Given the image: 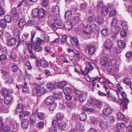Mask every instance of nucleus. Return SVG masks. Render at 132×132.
I'll list each match as a JSON object with an SVG mask.
<instances>
[{"instance_id":"f257e3e1","label":"nucleus","mask_w":132,"mask_h":132,"mask_svg":"<svg viewBox=\"0 0 132 132\" xmlns=\"http://www.w3.org/2000/svg\"><path fill=\"white\" fill-rule=\"evenodd\" d=\"M98 29V26L95 24H89L87 26L85 30L80 34V35L83 38L88 39L90 37V32L96 31Z\"/></svg>"},{"instance_id":"f03ea898","label":"nucleus","mask_w":132,"mask_h":132,"mask_svg":"<svg viewBox=\"0 0 132 132\" xmlns=\"http://www.w3.org/2000/svg\"><path fill=\"white\" fill-rule=\"evenodd\" d=\"M47 92V90L45 89L44 87L37 85L32 89V93L34 95L39 96L44 94Z\"/></svg>"},{"instance_id":"7ed1b4c3","label":"nucleus","mask_w":132,"mask_h":132,"mask_svg":"<svg viewBox=\"0 0 132 132\" xmlns=\"http://www.w3.org/2000/svg\"><path fill=\"white\" fill-rule=\"evenodd\" d=\"M121 95L124 99H122L120 100V106L126 110L128 108V104L127 103L128 102L129 100L126 98L127 95L126 93L124 92H122Z\"/></svg>"},{"instance_id":"20e7f679","label":"nucleus","mask_w":132,"mask_h":132,"mask_svg":"<svg viewBox=\"0 0 132 132\" xmlns=\"http://www.w3.org/2000/svg\"><path fill=\"white\" fill-rule=\"evenodd\" d=\"M86 67L85 68V71H81L82 74L85 76H86L88 72H90L94 68L95 65L94 63L87 62L86 63Z\"/></svg>"},{"instance_id":"39448f33","label":"nucleus","mask_w":132,"mask_h":132,"mask_svg":"<svg viewBox=\"0 0 132 132\" xmlns=\"http://www.w3.org/2000/svg\"><path fill=\"white\" fill-rule=\"evenodd\" d=\"M31 37L29 40V42L33 44H34L35 45H40L42 43V40L39 38H37L35 42L33 41V38L35 37L36 34V31L34 30H32L31 32Z\"/></svg>"},{"instance_id":"423d86ee","label":"nucleus","mask_w":132,"mask_h":132,"mask_svg":"<svg viewBox=\"0 0 132 132\" xmlns=\"http://www.w3.org/2000/svg\"><path fill=\"white\" fill-rule=\"evenodd\" d=\"M95 18V16L94 15L89 16L88 18V20L89 23V24L94 23L96 21L100 24H102L103 22V19L98 17L97 19H96Z\"/></svg>"},{"instance_id":"0eeeda50","label":"nucleus","mask_w":132,"mask_h":132,"mask_svg":"<svg viewBox=\"0 0 132 132\" xmlns=\"http://www.w3.org/2000/svg\"><path fill=\"white\" fill-rule=\"evenodd\" d=\"M19 123L16 122L12 123L11 126V129L8 126H6L4 128L3 131L4 132H11L10 131L11 129H16L17 128L19 127Z\"/></svg>"},{"instance_id":"6e6552de","label":"nucleus","mask_w":132,"mask_h":132,"mask_svg":"<svg viewBox=\"0 0 132 132\" xmlns=\"http://www.w3.org/2000/svg\"><path fill=\"white\" fill-rule=\"evenodd\" d=\"M104 46L105 49L104 50L103 52H104L105 53H106V51L108 50V51L110 49L112 48L114 45L110 39H108L105 42Z\"/></svg>"},{"instance_id":"1a4fd4ad","label":"nucleus","mask_w":132,"mask_h":132,"mask_svg":"<svg viewBox=\"0 0 132 132\" xmlns=\"http://www.w3.org/2000/svg\"><path fill=\"white\" fill-rule=\"evenodd\" d=\"M108 53H105L104 52L101 60V65L105 66L106 65L108 62Z\"/></svg>"},{"instance_id":"9d476101","label":"nucleus","mask_w":132,"mask_h":132,"mask_svg":"<svg viewBox=\"0 0 132 132\" xmlns=\"http://www.w3.org/2000/svg\"><path fill=\"white\" fill-rule=\"evenodd\" d=\"M117 60L116 59H113L111 60L109 63L108 69H112L113 68L118 66L117 63Z\"/></svg>"},{"instance_id":"9b49d317","label":"nucleus","mask_w":132,"mask_h":132,"mask_svg":"<svg viewBox=\"0 0 132 132\" xmlns=\"http://www.w3.org/2000/svg\"><path fill=\"white\" fill-rule=\"evenodd\" d=\"M55 99L52 96L47 97L44 101L45 104L46 105H50L54 102Z\"/></svg>"},{"instance_id":"f8f14e48","label":"nucleus","mask_w":132,"mask_h":132,"mask_svg":"<svg viewBox=\"0 0 132 132\" xmlns=\"http://www.w3.org/2000/svg\"><path fill=\"white\" fill-rule=\"evenodd\" d=\"M100 128L103 130H105L109 127V125L106 121H101L100 122Z\"/></svg>"},{"instance_id":"ddd939ff","label":"nucleus","mask_w":132,"mask_h":132,"mask_svg":"<svg viewBox=\"0 0 132 132\" xmlns=\"http://www.w3.org/2000/svg\"><path fill=\"white\" fill-rule=\"evenodd\" d=\"M70 42L73 48L76 47L78 45L79 42L77 38L73 37L70 38Z\"/></svg>"},{"instance_id":"4468645a","label":"nucleus","mask_w":132,"mask_h":132,"mask_svg":"<svg viewBox=\"0 0 132 132\" xmlns=\"http://www.w3.org/2000/svg\"><path fill=\"white\" fill-rule=\"evenodd\" d=\"M110 50L108 51V52L106 53H108V54L110 53L111 56H116L117 54L118 49L117 47H114V46Z\"/></svg>"},{"instance_id":"2eb2a0df","label":"nucleus","mask_w":132,"mask_h":132,"mask_svg":"<svg viewBox=\"0 0 132 132\" xmlns=\"http://www.w3.org/2000/svg\"><path fill=\"white\" fill-rule=\"evenodd\" d=\"M29 124V121L26 119L22 120L21 121V127L24 130H26L28 128Z\"/></svg>"},{"instance_id":"dca6fc26","label":"nucleus","mask_w":132,"mask_h":132,"mask_svg":"<svg viewBox=\"0 0 132 132\" xmlns=\"http://www.w3.org/2000/svg\"><path fill=\"white\" fill-rule=\"evenodd\" d=\"M111 86L116 90L117 89L118 90V92H117L118 94H119V93L121 94V91H122L123 90L122 87L119 84H117L116 85L112 84H111Z\"/></svg>"},{"instance_id":"f3484780","label":"nucleus","mask_w":132,"mask_h":132,"mask_svg":"<svg viewBox=\"0 0 132 132\" xmlns=\"http://www.w3.org/2000/svg\"><path fill=\"white\" fill-rule=\"evenodd\" d=\"M64 26L65 30L69 31L72 28V22L69 21H67L64 23Z\"/></svg>"},{"instance_id":"a211bd4d","label":"nucleus","mask_w":132,"mask_h":132,"mask_svg":"<svg viewBox=\"0 0 132 132\" xmlns=\"http://www.w3.org/2000/svg\"><path fill=\"white\" fill-rule=\"evenodd\" d=\"M117 42L118 46L120 48H124L126 47V43L124 41L119 40H117Z\"/></svg>"},{"instance_id":"6ab92c4d","label":"nucleus","mask_w":132,"mask_h":132,"mask_svg":"<svg viewBox=\"0 0 132 132\" xmlns=\"http://www.w3.org/2000/svg\"><path fill=\"white\" fill-rule=\"evenodd\" d=\"M45 12L43 8L39 9L38 13V17L39 19H43L45 17Z\"/></svg>"},{"instance_id":"aec40b11","label":"nucleus","mask_w":132,"mask_h":132,"mask_svg":"<svg viewBox=\"0 0 132 132\" xmlns=\"http://www.w3.org/2000/svg\"><path fill=\"white\" fill-rule=\"evenodd\" d=\"M67 82L65 81H62L58 82L55 83V85L60 88H63L67 85Z\"/></svg>"},{"instance_id":"412c9836","label":"nucleus","mask_w":132,"mask_h":132,"mask_svg":"<svg viewBox=\"0 0 132 132\" xmlns=\"http://www.w3.org/2000/svg\"><path fill=\"white\" fill-rule=\"evenodd\" d=\"M17 42L16 39L13 37L9 39L7 41V45L10 46H12L14 45Z\"/></svg>"},{"instance_id":"4be33fe9","label":"nucleus","mask_w":132,"mask_h":132,"mask_svg":"<svg viewBox=\"0 0 132 132\" xmlns=\"http://www.w3.org/2000/svg\"><path fill=\"white\" fill-rule=\"evenodd\" d=\"M110 72L112 73L113 74L116 76H118L119 72L118 67L117 66L115 68H113L112 69H108Z\"/></svg>"},{"instance_id":"5701e85b","label":"nucleus","mask_w":132,"mask_h":132,"mask_svg":"<svg viewBox=\"0 0 132 132\" xmlns=\"http://www.w3.org/2000/svg\"><path fill=\"white\" fill-rule=\"evenodd\" d=\"M87 94L86 93L82 92L81 94L79 96V99L80 102H84L86 100L87 97Z\"/></svg>"},{"instance_id":"b1692460","label":"nucleus","mask_w":132,"mask_h":132,"mask_svg":"<svg viewBox=\"0 0 132 132\" xmlns=\"http://www.w3.org/2000/svg\"><path fill=\"white\" fill-rule=\"evenodd\" d=\"M52 11L54 14L58 15L60 13V9L57 5H53L52 8Z\"/></svg>"},{"instance_id":"393cba45","label":"nucleus","mask_w":132,"mask_h":132,"mask_svg":"<svg viewBox=\"0 0 132 132\" xmlns=\"http://www.w3.org/2000/svg\"><path fill=\"white\" fill-rule=\"evenodd\" d=\"M111 109L110 108H108L104 109L103 111V114L105 116H108L110 115L111 113Z\"/></svg>"},{"instance_id":"a878e982","label":"nucleus","mask_w":132,"mask_h":132,"mask_svg":"<svg viewBox=\"0 0 132 132\" xmlns=\"http://www.w3.org/2000/svg\"><path fill=\"white\" fill-rule=\"evenodd\" d=\"M54 21L55 22V23L59 26H61L63 24L62 20L60 18H54Z\"/></svg>"},{"instance_id":"bb28decb","label":"nucleus","mask_w":132,"mask_h":132,"mask_svg":"<svg viewBox=\"0 0 132 132\" xmlns=\"http://www.w3.org/2000/svg\"><path fill=\"white\" fill-rule=\"evenodd\" d=\"M40 63L41 66L44 68L48 67L49 64L48 62L45 60H42L40 61Z\"/></svg>"},{"instance_id":"cd10ccee","label":"nucleus","mask_w":132,"mask_h":132,"mask_svg":"<svg viewBox=\"0 0 132 132\" xmlns=\"http://www.w3.org/2000/svg\"><path fill=\"white\" fill-rule=\"evenodd\" d=\"M7 22L3 19L0 20V26L3 29L6 28L7 26Z\"/></svg>"},{"instance_id":"c85d7f7f","label":"nucleus","mask_w":132,"mask_h":132,"mask_svg":"<svg viewBox=\"0 0 132 132\" xmlns=\"http://www.w3.org/2000/svg\"><path fill=\"white\" fill-rule=\"evenodd\" d=\"M59 126L61 130H64L66 128V123L64 121H60L59 123Z\"/></svg>"},{"instance_id":"c756f323","label":"nucleus","mask_w":132,"mask_h":132,"mask_svg":"<svg viewBox=\"0 0 132 132\" xmlns=\"http://www.w3.org/2000/svg\"><path fill=\"white\" fill-rule=\"evenodd\" d=\"M96 51V48L93 46L89 47L88 48V52L89 54L92 55L94 54Z\"/></svg>"},{"instance_id":"7c9ffc66","label":"nucleus","mask_w":132,"mask_h":132,"mask_svg":"<svg viewBox=\"0 0 132 132\" xmlns=\"http://www.w3.org/2000/svg\"><path fill=\"white\" fill-rule=\"evenodd\" d=\"M26 24V21L24 19H20L19 22V27L21 28L23 27Z\"/></svg>"},{"instance_id":"2f4dec72","label":"nucleus","mask_w":132,"mask_h":132,"mask_svg":"<svg viewBox=\"0 0 132 132\" xmlns=\"http://www.w3.org/2000/svg\"><path fill=\"white\" fill-rule=\"evenodd\" d=\"M24 109L23 105L21 103L18 104L16 109V112H20L22 111Z\"/></svg>"},{"instance_id":"473e14b6","label":"nucleus","mask_w":132,"mask_h":132,"mask_svg":"<svg viewBox=\"0 0 132 132\" xmlns=\"http://www.w3.org/2000/svg\"><path fill=\"white\" fill-rule=\"evenodd\" d=\"M86 115L83 112H82L80 114L79 118L81 121H84L86 119Z\"/></svg>"},{"instance_id":"72a5a7b5","label":"nucleus","mask_w":132,"mask_h":132,"mask_svg":"<svg viewBox=\"0 0 132 132\" xmlns=\"http://www.w3.org/2000/svg\"><path fill=\"white\" fill-rule=\"evenodd\" d=\"M1 93L5 97L9 96V90L6 88L3 87Z\"/></svg>"},{"instance_id":"f704fd0d","label":"nucleus","mask_w":132,"mask_h":132,"mask_svg":"<svg viewBox=\"0 0 132 132\" xmlns=\"http://www.w3.org/2000/svg\"><path fill=\"white\" fill-rule=\"evenodd\" d=\"M39 9L35 8L33 9L32 10L31 14L32 16L34 17H37L38 14Z\"/></svg>"},{"instance_id":"c9c22d12","label":"nucleus","mask_w":132,"mask_h":132,"mask_svg":"<svg viewBox=\"0 0 132 132\" xmlns=\"http://www.w3.org/2000/svg\"><path fill=\"white\" fill-rule=\"evenodd\" d=\"M4 19L7 23H10L12 20V17L9 14L5 15Z\"/></svg>"},{"instance_id":"e433bc0d","label":"nucleus","mask_w":132,"mask_h":132,"mask_svg":"<svg viewBox=\"0 0 132 132\" xmlns=\"http://www.w3.org/2000/svg\"><path fill=\"white\" fill-rule=\"evenodd\" d=\"M12 99V97L10 95L6 96L4 100L5 103L6 104H9L11 101Z\"/></svg>"},{"instance_id":"4c0bfd02","label":"nucleus","mask_w":132,"mask_h":132,"mask_svg":"<svg viewBox=\"0 0 132 132\" xmlns=\"http://www.w3.org/2000/svg\"><path fill=\"white\" fill-rule=\"evenodd\" d=\"M126 127L125 124L123 122L120 123L118 124V128L119 130H123Z\"/></svg>"},{"instance_id":"58836bf2","label":"nucleus","mask_w":132,"mask_h":132,"mask_svg":"<svg viewBox=\"0 0 132 132\" xmlns=\"http://www.w3.org/2000/svg\"><path fill=\"white\" fill-rule=\"evenodd\" d=\"M36 117L35 114H32L30 116V121L32 123H35L36 122Z\"/></svg>"},{"instance_id":"ea45409f","label":"nucleus","mask_w":132,"mask_h":132,"mask_svg":"<svg viewBox=\"0 0 132 132\" xmlns=\"http://www.w3.org/2000/svg\"><path fill=\"white\" fill-rule=\"evenodd\" d=\"M75 103L73 102H67V106L70 109H73L75 106Z\"/></svg>"},{"instance_id":"a19ab883","label":"nucleus","mask_w":132,"mask_h":132,"mask_svg":"<svg viewBox=\"0 0 132 132\" xmlns=\"http://www.w3.org/2000/svg\"><path fill=\"white\" fill-rule=\"evenodd\" d=\"M49 105L50 106L49 107V110L50 111H53L56 108L57 106V104L55 102H54Z\"/></svg>"},{"instance_id":"79ce46f5","label":"nucleus","mask_w":132,"mask_h":132,"mask_svg":"<svg viewBox=\"0 0 132 132\" xmlns=\"http://www.w3.org/2000/svg\"><path fill=\"white\" fill-rule=\"evenodd\" d=\"M108 12V9L106 7H104L103 8L102 10V14L103 16L106 15Z\"/></svg>"},{"instance_id":"37998d69","label":"nucleus","mask_w":132,"mask_h":132,"mask_svg":"<svg viewBox=\"0 0 132 132\" xmlns=\"http://www.w3.org/2000/svg\"><path fill=\"white\" fill-rule=\"evenodd\" d=\"M9 112L7 109H6L5 107L3 105H0V113L2 112L3 113H7Z\"/></svg>"},{"instance_id":"c03bdc74","label":"nucleus","mask_w":132,"mask_h":132,"mask_svg":"<svg viewBox=\"0 0 132 132\" xmlns=\"http://www.w3.org/2000/svg\"><path fill=\"white\" fill-rule=\"evenodd\" d=\"M53 96L54 98L57 99H59L62 96V93L60 92H55L54 93Z\"/></svg>"},{"instance_id":"a18cd8bd","label":"nucleus","mask_w":132,"mask_h":132,"mask_svg":"<svg viewBox=\"0 0 132 132\" xmlns=\"http://www.w3.org/2000/svg\"><path fill=\"white\" fill-rule=\"evenodd\" d=\"M96 100H93L92 98H90L88 99V103L90 105L94 106L95 104V103L96 102Z\"/></svg>"},{"instance_id":"49530a36","label":"nucleus","mask_w":132,"mask_h":132,"mask_svg":"<svg viewBox=\"0 0 132 132\" xmlns=\"http://www.w3.org/2000/svg\"><path fill=\"white\" fill-rule=\"evenodd\" d=\"M37 118L40 120H42L45 118L44 113L42 112H38L37 114Z\"/></svg>"},{"instance_id":"de8ad7c7","label":"nucleus","mask_w":132,"mask_h":132,"mask_svg":"<svg viewBox=\"0 0 132 132\" xmlns=\"http://www.w3.org/2000/svg\"><path fill=\"white\" fill-rule=\"evenodd\" d=\"M22 91L23 92L27 93L29 92V89L27 87V84L26 82L24 83V84L22 87Z\"/></svg>"},{"instance_id":"09e8293b","label":"nucleus","mask_w":132,"mask_h":132,"mask_svg":"<svg viewBox=\"0 0 132 132\" xmlns=\"http://www.w3.org/2000/svg\"><path fill=\"white\" fill-rule=\"evenodd\" d=\"M63 93L65 94H69L72 91V90L70 87H65L63 90Z\"/></svg>"},{"instance_id":"8fccbe9b","label":"nucleus","mask_w":132,"mask_h":132,"mask_svg":"<svg viewBox=\"0 0 132 132\" xmlns=\"http://www.w3.org/2000/svg\"><path fill=\"white\" fill-rule=\"evenodd\" d=\"M29 34L28 33L25 32L23 34V39L26 41L29 42Z\"/></svg>"},{"instance_id":"3c124183","label":"nucleus","mask_w":132,"mask_h":132,"mask_svg":"<svg viewBox=\"0 0 132 132\" xmlns=\"http://www.w3.org/2000/svg\"><path fill=\"white\" fill-rule=\"evenodd\" d=\"M34 50L36 51L39 52L41 51L43 49L40 45H34Z\"/></svg>"},{"instance_id":"603ef678","label":"nucleus","mask_w":132,"mask_h":132,"mask_svg":"<svg viewBox=\"0 0 132 132\" xmlns=\"http://www.w3.org/2000/svg\"><path fill=\"white\" fill-rule=\"evenodd\" d=\"M55 84L49 83L47 85V87L49 90H53L55 88Z\"/></svg>"},{"instance_id":"864d4df0","label":"nucleus","mask_w":132,"mask_h":132,"mask_svg":"<svg viewBox=\"0 0 132 132\" xmlns=\"http://www.w3.org/2000/svg\"><path fill=\"white\" fill-rule=\"evenodd\" d=\"M121 25L123 30H127L128 29V26L126 21H122L121 23Z\"/></svg>"},{"instance_id":"5fc2aeb1","label":"nucleus","mask_w":132,"mask_h":132,"mask_svg":"<svg viewBox=\"0 0 132 132\" xmlns=\"http://www.w3.org/2000/svg\"><path fill=\"white\" fill-rule=\"evenodd\" d=\"M117 20L116 18H114L112 20L111 25L112 27H114L117 25Z\"/></svg>"},{"instance_id":"6e6d98bb","label":"nucleus","mask_w":132,"mask_h":132,"mask_svg":"<svg viewBox=\"0 0 132 132\" xmlns=\"http://www.w3.org/2000/svg\"><path fill=\"white\" fill-rule=\"evenodd\" d=\"M90 120L92 123L93 124L96 125L98 123L97 119L93 117H91Z\"/></svg>"},{"instance_id":"4d7b16f0","label":"nucleus","mask_w":132,"mask_h":132,"mask_svg":"<svg viewBox=\"0 0 132 132\" xmlns=\"http://www.w3.org/2000/svg\"><path fill=\"white\" fill-rule=\"evenodd\" d=\"M56 116L57 119L61 120L63 118L64 116L62 113H59L56 114Z\"/></svg>"},{"instance_id":"13d9d810","label":"nucleus","mask_w":132,"mask_h":132,"mask_svg":"<svg viewBox=\"0 0 132 132\" xmlns=\"http://www.w3.org/2000/svg\"><path fill=\"white\" fill-rule=\"evenodd\" d=\"M29 53H30V56L31 59H35L36 58V56L32 52V51L31 49H29L28 50Z\"/></svg>"},{"instance_id":"bf43d9fd","label":"nucleus","mask_w":132,"mask_h":132,"mask_svg":"<svg viewBox=\"0 0 132 132\" xmlns=\"http://www.w3.org/2000/svg\"><path fill=\"white\" fill-rule=\"evenodd\" d=\"M38 128L40 129H42L44 127V122L42 121H40L37 124Z\"/></svg>"},{"instance_id":"052dcab7","label":"nucleus","mask_w":132,"mask_h":132,"mask_svg":"<svg viewBox=\"0 0 132 132\" xmlns=\"http://www.w3.org/2000/svg\"><path fill=\"white\" fill-rule=\"evenodd\" d=\"M19 17V14L17 12H15L13 14V19L14 21L18 20Z\"/></svg>"},{"instance_id":"680f3d73","label":"nucleus","mask_w":132,"mask_h":132,"mask_svg":"<svg viewBox=\"0 0 132 132\" xmlns=\"http://www.w3.org/2000/svg\"><path fill=\"white\" fill-rule=\"evenodd\" d=\"M118 118L120 120H122L124 119V117L123 114L120 112L119 113L117 114Z\"/></svg>"},{"instance_id":"e2e57ef3","label":"nucleus","mask_w":132,"mask_h":132,"mask_svg":"<svg viewBox=\"0 0 132 132\" xmlns=\"http://www.w3.org/2000/svg\"><path fill=\"white\" fill-rule=\"evenodd\" d=\"M59 123L58 121L56 120H53V121L52 124L53 127L56 128L57 125H59Z\"/></svg>"},{"instance_id":"0e129e2a","label":"nucleus","mask_w":132,"mask_h":132,"mask_svg":"<svg viewBox=\"0 0 132 132\" xmlns=\"http://www.w3.org/2000/svg\"><path fill=\"white\" fill-rule=\"evenodd\" d=\"M117 13L116 11L115 10H112L110 12L109 15L110 17H112L116 15Z\"/></svg>"},{"instance_id":"69168bd1","label":"nucleus","mask_w":132,"mask_h":132,"mask_svg":"<svg viewBox=\"0 0 132 132\" xmlns=\"http://www.w3.org/2000/svg\"><path fill=\"white\" fill-rule=\"evenodd\" d=\"M35 24V22L33 21L29 20L27 23V25L28 26H32Z\"/></svg>"},{"instance_id":"338daca9","label":"nucleus","mask_w":132,"mask_h":132,"mask_svg":"<svg viewBox=\"0 0 132 132\" xmlns=\"http://www.w3.org/2000/svg\"><path fill=\"white\" fill-rule=\"evenodd\" d=\"M7 58L6 56L5 53L2 54L0 55V60L3 61L5 60Z\"/></svg>"},{"instance_id":"774afa93","label":"nucleus","mask_w":132,"mask_h":132,"mask_svg":"<svg viewBox=\"0 0 132 132\" xmlns=\"http://www.w3.org/2000/svg\"><path fill=\"white\" fill-rule=\"evenodd\" d=\"M123 82L127 84V85H129L130 84L131 82V81L130 79L128 78H125L123 81Z\"/></svg>"}]
</instances>
